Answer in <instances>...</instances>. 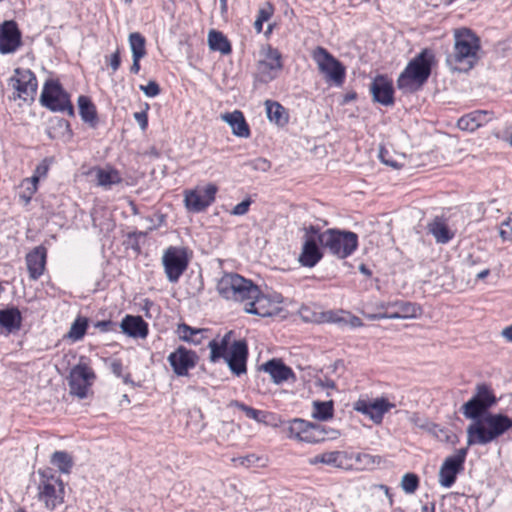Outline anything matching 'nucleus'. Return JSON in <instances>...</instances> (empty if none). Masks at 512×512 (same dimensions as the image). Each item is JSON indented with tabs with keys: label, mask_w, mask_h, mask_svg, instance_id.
Masks as SVG:
<instances>
[{
	"label": "nucleus",
	"mask_w": 512,
	"mask_h": 512,
	"mask_svg": "<svg viewBox=\"0 0 512 512\" xmlns=\"http://www.w3.org/2000/svg\"><path fill=\"white\" fill-rule=\"evenodd\" d=\"M512 428V419L502 413H487L466 429L467 445H487Z\"/></svg>",
	"instance_id": "nucleus-1"
},
{
	"label": "nucleus",
	"mask_w": 512,
	"mask_h": 512,
	"mask_svg": "<svg viewBox=\"0 0 512 512\" xmlns=\"http://www.w3.org/2000/svg\"><path fill=\"white\" fill-rule=\"evenodd\" d=\"M435 63V54L431 49H423L406 66L399 75L397 87L405 93L419 90L431 75L432 65Z\"/></svg>",
	"instance_id": "nucleus-2"
},
{
	"label": "nucleus",
	"mask_w": 512,
	"mask_h": 512,
	"mask_svg": "<svg viewBox=\"0 0 512 512\" xmlns=\"http://www.w3.org/2000/svg\"><path fill=\"white\" fill-rule=\"evenodd\" d=\"M479 37L469 28L454 31V50L447 57V63L458 70H470L478 60Z\"/></svg>",
	"instance_id": "nucleus-3"
},
{
	"label": "nucleus",
	"mask_w": 512,
	"mask_h": 512,
	"mask_svg": "<svg viewBox=\"0 0 512 512\" xmlns=\"http://www.w3.org/2000/svg\"><path fill=\"white\" fill-rule=\"evenodd\" d=\"M218 293L227 300L243 302L256 297L259 288L251 280L237 273H225L217 283Z\"/></svg>",
	"instance_id": "nucleus-4"
},
{
	"label": "nucleus",
	"mask_w": 512,
	"mask_h": 512,
	"mask_svg": "<svg viewBox=\"0 0 512 512\" xmlns=\"http://www.w3.org/2000/svg\"><path fill=\"white\" fill-rule=\"evenodd\" d=\"M318 241L322 248L329 253L345 259L353 254L358 247V235L351 231L339 229H327L318 235Z\"/></svg>",
	"instance_id": "nucleus-5"
},
{
	"label": "nucleus",
	"mask_w": 512,
	"mask_h": 512,
	"mask_svg": "<svg viewBox=\"0 0 512 512\" xmlns=\"http://www.w3.org/2000/svg\"><path fill=\"white\" fill-rule=\"evenodd\" d=\"M497 402L498 399L491 387L482 383L476 386L473 396L462 405L460 411L465 418L474 422L489 413L490 408Z\"/></svg>",
	"instance_id": "nucleus-6"
},
{
	"label": "nucleus",
	"mask_w": 512,
	"mask_h": 512,
	"mask_svg": "<svg viewBox=\"0 0 512 512\" xmlns=\"http://www.w3.org/2000/svg\"><path fill=\"white\" fill-rule=\"evenodd\" d=\"M312 58L329 85L341 87L345 81L346 68L327 49L318 46L312 53Z\"/></svg>",
	"instance_id": "nucleus-7"
},
{
	"label": "nucleus",
	"mask_w": 512,
	"mask_h": 512,
	"mask_svg": "<svg viewBox=\"0 0 512 512\" xmlns=\"http://www.w3.org/2000/svg\"><path fill=\"white\" fill-rule=\"evenodd\" d=\"M38 499L46 508L53 510L63 502V482L52 469L39 470Z\"/></svg>",
	"instance_id": "nucleus-8"
},
{
	"label": "nucleus",
	"mask_w": 512,
	"mask_h": 512,
	"mask_svg": "<svg viewBox=\"0 0 512 512\" xmlns=\"http://www.w3.org/2000/svg\"><path fill=\"white\" fill-rule=\"evenodd\" d=\"M40 103L52 112H66L69 116H74L70 96L58 80L50 79L44 83Z\"/></svg>",
	"instance_id": "nucleus-9"
},
{
	"label": "nucleus",
	"mask_w": 512,
	"mask_h": 512,
	"mask_svg": "<svg viewBox=\"0 0 512 512\" xmlns=\"http://www.w3.org/2000/svg\"><path fill=\"white\" fill-rule=\"evenodd\" d=\"M9 85L14 90L11 99H21L24 102L34 101L38 84L36 76L31 70L16 68L13 76L9 79Z\"/></svg>",
	"instance_id": "nucleus-10"
},
{
	"label": "nucleus",
	"mask_w": 512,
	"mask_h": 512,
	"mask_svg": "<svg viewBox=\"0 0 512 512\" xmlns=\"http://www.w3.org/2000/svg\"><path fill=\"white\" fill-rule=\"evenodd\" d=\"M287 433L289 438L307 443L322 442L326 439L327 434L324 426L301 418H295L288 422Z\"/></svg>",
	"instance_id": "nucleus-11"
},
{
	"label": "nucleus",
	"mask_w": 512,
	"mask_h": 512,
	"mask_svg": "<svg viewBox=\"0 0 512 512\" xmlns=\"http://www.w3.org/2000/svg\"><path fill=\"white\" fill-rule=\"evenodd\" d=\"M162 264L168 281L176 283L187 269L189 259L184 248L170 246L164 251Z\"/></svg>",
	"instance_id": "nucleus-12"
},
{
	"label": "nucleus",
	"mask_w": 512,
	"mask_h": 512,
	"mask_svg": "<svg viewBox=\"0 0 512 512\" xmlns=\"http://www.w3.org/2000/svg\"><path fill=\"white\" fill-rule=\"evenodd\" d=\"M96 375L93 369L87 364L80 361L75 365L67 378L70 393L79 399L87 397L88 389L93 384Z\"/></svg>",
	"instance_id": "nucleus-13"
},
{
	"label": "nucleus",
	"mask_w": 512,
	"mask_h": 512,
	"mask_svg": "<svg viewBox=\"0 0 512 512\" xmlns=\"http://www.w3.org/2000/svg\"><path fill=\"white\" fill-rule=\"evenodd\" d=\"M468 448V446L460 448L454 455H450L444 460L438 475V481L442 487L450 488L454 485L457 475L464 470Z\"/></svg>",
	"instance_id": "nucleus-14"
},
{
	"label": "nucleus",
	"mask_w": 512,
	"mask_h": 512,
	"mask_svg": "<svg viewBox=\"0 0 512 512\" xmlns=\"http://www.w3.org/2000/svg\"><path fill=\"white\" fill-rule=\"evenodd\" d=\"M217 191V186L212 183L202 189L186 191L184 197L186 209L193 213L206 210L215 201Z\"/></svg>",
	"instance_id": "nucleus-15"
},
{
	"label": "nucleus",
	"mask_w": 512,
	"mask_h": 512,
	"mask_svg": "<svg viewBox=\"0 0 512 512\" xmlns=\"http://www.w3.org/2000/svg\"><path fill=\"white\" fill-rule=\"evenodd\" d=\"M167 360L175 375L183 377L188 375L189 370L195 368L199 357L195 351L179 346L169 354Z\"/></svg>",
	"instance_id": "nucleus-16"
},
{
	"label": "nucleus",
	"mask_w": 512,
	"mask_h": 512,
	"mask_svg": "<svg viewBox=\"0 0 512 512\" xmlns=\"http://www.w3.org/2000/svg\"><path fill=\"white\" fill-rule=\"evenodd\" d=\"M248 358V346L245 340L234 341L225 356V361L230 371L240 376L247 371L246 363Z\"/></svg>",
	"instance_id": "nucleus-17"
},
{
	"label": "nucleus",
	"mask_w": 512,
	"mask_h": 512,
	"mask_svg": "<svg viewBox=\"0 0 512 512\" xmlns=\"http://www.w3.org/2000/svg\"><path fill=\"white\" fill-rule=\"evenodd\" d=\"M393 406L394 405L389 403L387 399L377 398L372 402L365 399H359L354 403L353 408L355 411L369 417L375 424H380L383 420L384 414Z\"/></svg>",
	"instance_id": "nucleus-18"
},
{
	"label": "nucleus",
	"mask_w": 512,
	"mask_h": 512,
	"mask_svg": "<svg viewBox=\"0 0 512 512\" xmlns=\"http://www.w3.org/2000/svg\"><path fill=\"white\" fill-rule=\"evenodd\" d=\"M21 45V32L15 21H4L0 26V53L10 54Z\"/></svg>",
	"instance_id": "nucleus-19"
},
{
	"label": "nucleus",
	"mask_w": 512,
	"mask_h": 512,
	"mask_svg": "<svg viewBox=\"0 0 512 512\" xmlns=\"http://www.w3.org/2000/svg\"><path fill=\"white\" fill-rule=\"evenodd\" d=\"M370 91L375 102L384 106H391L394 104V88L391 80L386 76H376L370 85Z\"/></svg>",
	"instance_id": "nucleus-20"
},
{
	"label": "nucleus",
	"mask_w": 512,
	"mask_h": 512,
	"mask_svg": "<svg viewBox=\"0 0 512 512\" xmlns=\"http://www.w3.org/2000/svg\"><path fill=\"white\" fill-rule=\"evenodd\" d=\"M379 308L384 310H391L392 317L395 319L416 318L421 314L420 306L416 305L415 303L402 300L383 302L379 305Z\"/></svg>",
	"instance_id": "nucleus-21"
},
{
	"label": "nucleus",
	"mask_w": 512,
	"mask_h": 512,
	"mask_svg": "<svg viewBox=\"0 0 512 512\" xmlns=\"http://www.w3.org/2000/svg\"><path fill=\"white\" fill-rule=\"evenodd\" d=\"M319 241L313 236H307L304 239L302 250L298 261L303 267H314L323 257V253L319 247Z\"/></svg>",
	"instance_id": "nucleus-22"
},
{
	"label": "nucleus",
	"mask_w": 512,
	"mask_h": 512,
	"mask_svg": "<svg viewBox=\"0 0 512 512\" xmlns=\"http://www.w3.org/2000/svg\"><path fill=\"white\" fill-rule=\"evenodd\" d=\"M22 325V315L20 310L15 307L0 309V332L6 334L15 333L20 330Z\"/></svg>",
	"instance_id": "nucleus-23"
},
{
	"label": "nucleus",
	"mask_w": 512,
	"mask_h": 512,
	"mask_svg": "<svg viewBox=\"0 0 512 512\" xmlns=\"http://www.w3.org/2000/svg\"><path fill=\"white\" fill-rule=\"evenodd\" d=\"M46 255L47 252L43 246H38L27 254L26 263L31 279L37 280L43 274L46 264Z\"/></svg>",
	"instance_id": "nucleus-24"
},
{
	"label": "nucleus",
	"mask_w": 512,
	"mask_h": 512,
	"mask_svg": "<svg viewBox=\"0 0 512 512\" xmlns=\"http://www.w3.org/2000/svg\"><path fill=\"white\" fill-rule=\"evenodd\" d=\"M492 119V112L486 110H476L462 116L457 126L461 130L473 132L479 127L485 125Z\"/></svg>",
	"instance_id": "nucleus-25"
},
{
	"label": "nucleus",
	"mask_w": 512,
	"mask_h": 512,
	"mask_svg": "<svg viewBox=\"0 0 512 512\" xmlns=\"http://www.w3.org/2000/svg\"><path fill=\"white\" fill-rule=\"evenodd\" d=\"M119 327L124 334L133 338H145L148 334V324L140 316L126 315Z\"/></svg>",
	"instance_id": "nucleus-26"
},
{
	"label": "nucleus",
	"mask_w": 512,
	"mask_h": 512,
	"mask_svg": "<svg viewBox=\"0 0 512 512\" xmlns=\"http://www.w3.org/2000/svg\"><path fill=\"white\" fill-rule=\"evenodd\" d=\"M244 310L260 317H268L273 314V305L259 290L256 297H249V300L245 302Z\"/></svg>",
	"instance_id": "nucleus-27"
},
{
	"label": "nucleus",
	"mask_w": 512,
	"mask_h": 512,
	"mask_svg": "<svg viewBox=\"0 0 512 512\" xmlns=\"http://www.w3.org/2000/svg\"><path fill=\"white\" fill-rule=\"evenodd\" d=\"M427 231L438 244H447L455 236V233L448 227L446 221L438 216L427 224Z\"/></svg>",
	"instance_id": "nucleus-28"
},
{
	"label": "nucleus",
	"mask_w": 512,
	"mask_h": 512,
	"mask_svg": "<svg viewBox=\"0 0 512 512\" xmlns=\"http://www.w3.org/2000/svg\"><path fill=\"white\" fill-rule=\"evenodd\" d=\"M221 118L231 127L232 133L235 136L241 138H248L250 136L249 125L241 111L235 110L231 113L222 114Z\"/></svg>",
	"instance_id": "nucleus-29"
},
{
	"label": "nucleus",
	"mask_w": 512,
	"mask_h": 512,
	"mask_svg": "<svg viewBox=\"0 0 512 512\" xmlns=\"http://www.w3.org/2000/svg\"><path fill=\"white\" fill-rule=\"evenodd\" d=\"M262 368L265 372L270 374L276 384L287 381L290 377L294 376L292 369L278 359L269 360Z\"/></svg>",
	"instance_id": "nucleus-30"
},
{
	"label": "nucleus",
	"mask_w": 512,
	"mask_h": 512,
	"mask_svg": "<svg viewBox=\"0 0 512 512\" xmlns=\"http://www.w3.org/2000/svg\"><path fill=\"white\" fill-rule=\"evenodd\" d=\"M282 68L281 54L277 49L268 47L265 57L259 62V69L262 73H268L269 79L275 78V73Z\"/></svg>",
	"instance_id": "nucleus-31"
},
{
	"label": "nucleus",
	"mask_w": 512,
	"mask_h": 512,
	"mask_svg": "<svg viewBox=\"0 0 512 512\" xmlns=\"http://www.w3.org/2000/svg\"><path fill=\"white\" fill-rule=\"evenodd\" d=\"M77 102L81 119L85 123H88L92 128H95L98 124V117L94 103L89 97L84 95H80Z\"/></svg>",
	"instance_id": "nucleus-32"
},
{
	"label": "nucleus",
	"mask_w": 512,
	"mask_h": 512,
	"mask_svg": "<svg viewBox=\"0 0 512 512\" xmlns=\"http://www.w3.org/2000/svg\"><path fill=\"white\" fill-rule=\"evenodd\" d=\"M208 45L212 51H218L222 54H229L232 51L231 44L227 37L220 31L210 30L208 33Z\"/></svg>",
	"instance_id": "nucleus-33"
},
{
	"label": "nucleus",
	"mask_w": 512,
	"mask_h": 512,
	"mask_svg": "<svg viewBox=\"0 0 512 512\" xmlns=\"http://www.w3.org/2000/svg\"><path fill=\"white\" fill-rule=\"evenodd\" d=\"M96 179L98 185L104 188H110L112 185L120 184L122 182L120 172L112 167L97 169Z\"/></svg>",
	"instance_id": "nucleus-34"
},
{
	"label": "nucleus",
	"mask_w": 512,
	"mask_h": 512,
	"mask_svg": "<svg viewBox=\"0 0 512 512\" xmlns=\"http://www.w3.org/2000/svg\"><path fill=\"white\" fill-rule=\"evenodd\" d=\"M267 117L271 122L284 126L288 122L285 108L278 102L267 100L265 102Z\"/></svg>",
	"instance_id": "nucleus-35"
},
{
	"label": "nucleus",
	"mask_w": 512,
	"mask_h": 512,
	"mask_svg": "<svg viewBox=\"0 0 512 512\" xmlns=\"http://www.w3.org/2000/svg\"><path fill=\"white\" fill-rule=\"evenodd\" d=\"M334 404L333 401H314L312 417L319 421H327L333 417Z\"/></svg>",
	"instance_id": "nucleus-36"
},
{
	"label": "nucleus",
	"mask_w": 512,
	"mask_h": 512,
	"mask_svg": "<svg viewBox=\"0 0 512 512\" xmlns=\"http://www.w3.org/2000/svg\"><path fill=\"white\" fill-rule=\"evenodd\" d=\"M50 462L64 474L70 473L74 465L72 456L66 451H55L51 455Z\"/></svg>",
	"instance_id": "nucleus-37"
},
{
	"label": "nucleus",
	"mask_w": 512,
	"mask_h": 512,
	"mask_svg": "<svg viewBox=\"0 0 512 512\" xmlns=\"http://www.w3.org/2000/svg\"><path fill=\"white\" fill-rule=\"evenodd\" d=\"M19 200L23 205H28L38 189L36 178H25L20 184Z\"/></svg>",
	"instance_id": "nucleus-38"
},
{
	"label": "nucleus",
	"mask_w": 512,
	"mask_h": 512,
	"mask_svg": "<svg viewBox=\"0 0 512 512\" xmlns=\"http://www.w3.org/2000/svg\"><path fill=\"white\" fill-rule=\"evenodd\" d=\"M132 57H145L146 55V40L145 37L139 32H133L128 37Z\"/></svg>",
	"instance_id": "nucleus-39"
},
{
	"label": "nucleus",
	"mask_w": 512,
	"mask_h": 512,
	"mask_svg": "<svg viewBox=\"0 0 512 512\" xmlns=\"http://www.w3.org/2000/svg\"><path fill=\"white\" fill-rule=\"evenodd\" d=\"M341 452L339 451H331V452H325L322 454L315 455L314 457L309 459V463L311 465L316 464H326L331 465L335 467L341 466Z\"/></svg>",
	"instance_id": "nucleus-40"
},
{
	"label": "nucleus",
	"mask_w": 512,
	"mask_h": 512,
	"mask_svg": "<svg viewBox=\"0 0 512 512\" xmlns=\"http://www.w3.org/2000/svg\"><path fill=\"white\" fill-rule=\"evenodd\" d=\"M202 330L190 327L185 323H181L177 327V334L182 341L193 343L195 345L201 343V339L197 338Z\"/></svg>",
	"instance_id": "nucleus-41"
},
{
	"label": "nucleus",
	"mask_w": 512,
	"mask_h": 512,
	"mask_svg": "<svg viewBox=\"0 0 512 512\" xmlns=\"http://www.w3.org/2000/svg\"><path fill=\"white\" fill-rule=\"evenodd\" d=\"M88 320L84 317H78L71 325L70 330L67 334L68 338L73 341L81 340L87 330Z\"/></svg>",
	"instance_id": "nucleus-42"
},
{
	"label": "nucleus",
	"mask_w": 512,
	"mask_h": 512,
	"mask_svg": "<svg viewBox=\"0 0 512 512\" xmlns=\"http://www.w3.org/2000/svg\"><path fill=\"white\" fill-rule=\"evenodd\" d=\"M235 407H237L239 410L245 413L246 417L253 419L257 422H265V419L267 417V412L257 410L253 407H250L242 402L235 401L234 403Z\"/></svg>",
	"instance_id": "nucleus-43"
},
{
	"label": "nucleus",
	"mask_w": 512,
	"mask_h": 512,
	"mask_svg": "<svg viewBox=\"0 0 512 512\" xmlns=\"http://www.w3.org/2000/svg\"><path fill=\"white\" fill-rule=\"evenodd\" d=\"M419 486V477L415 473H406L401 479V488L407 494H413Z\"/></svg>",
	"instance_id": "nucleus-44"
},
{
	"label": "nucleus",
	"mask_w": 512,
	"mask_h": 512,
	"mask_svg": "<svg viewBox=\"0 0 512 512\" xmlns=\"http://www.w3.org/2000/svg\"><path fill=\"white\" fill-rule=\"evenodd\" d=\"M109 368L111 372L118 378H122L125 384L134 385V382L131 379V375L129 373L123 374V364L121 360L114 359L110 362Z\"/></svg>",
	"instance_id": "nucleus-45"
},
{
	"label": "nucleus",
	"mask_w": 512,
	"mask_h": 512,
	"mask_svg": "<svg viewBox=\"0 0 512 512\" xmlns=\"http://www.w3.org/2000/svg\"><path fill=\"white\" fill-rule=\"evenodd\" d=\"M209 348L211 350L210 361L213 363L217 362L220 358L225 359V356L228 353L227 349L219 345L215 340H212L209 343Z\"/></svg>",
	"instance_id": "nucleus-46"
},
{
	"label": "nucleus",
	"mask_w": 512,
	"mask_h": 512,
	"mask_svg": "<svg viewBox=\"0 0 512 512\" xmlns=\"http://www.w3.org/2000/svg\"><path fill=\"white\" fill-rule=\"evenodd\" d=\"M499 235L503 241L512 242V212L509 214L508 218L502 222Z\"/></svg>",
	"instance_id": "nucleus-47"
},
{
	"label": "nucleus",
	"mask_w": 512,
	"mask_h": 512,
	"mask_svg": "<svg viewBox=\"0 0 512 512\" xmlns=\"http://www.w3.org/2000/svg\"><path fill=\"white\" fill-rule=\"evenodd\" d=\"M50 161L45 158L35 168L34 174L31 178H36V183H39L41 178H45L48 174Z\"/></svg>",
	"instance_id": "nucleus-48"
},
{
	"label": "nucleus",
	"mask_w": 512,
	"mask_h": 512,
	"mask_svg": "<svg viewBox=\"0 0 512 512\" xmlns=\"http://www.w3.org/2000/svg\"><path fill=\"white\" fill-rule=\"evenodd\" d=\"M94 327L96 329H98L100 332H103V333L117 332L118 331V324L116 322L111 321V320L97 321L94 324Z\"/></svg>",
	"instance_id": "nucleus-49"
},
{
	"label": "nucleus",
	"mask_w": 512,
	"mask_h": 512,
	"mask_svg": "<svg viewBox=\"0 0 512 512\" xmlns=\"http://www.w3.org/2000/svg\"><path fill=\"white\" fill-rule=\"evenodd\" d=\"M140 89L147 97H156L160 94V86L156 81H149L146 85H141Z\"/></svg>",
	"instance_id": "nucleus-50"
},
{
	"label": "nucleus",
	"mask_w": 512,
	"mask_h": 512,
	"mask_svg": "<svg viewBox=\"0 0 512 512\" xmlns=\"http://www.w3.org/2000/svg\"><path fill=\"white\" fill-rule=\"evenodd\" d=\"M252 201L251 199L247 198L234 206V208L231 210L230 214L235 216H242L245 215L249 211V207L251 205Z\"/></svg>",
	"instance_id": "nucleus-51"
},
{
	"label": "nucleus",
	"mask_w": 512,
	"mask_h": 512,
	"mask_svg": "<svg viewBox=\"0 0 512 512\" xmlns=\"http://www.w3.org/2000/svg\"><path fill=\"white\" fill-rule=\"evenodd\" d=\"M105 60L109 64V66L111 67L112 73H115L119 69L120 64H121L120 50L117 49L109 57L105 56Z\"/></svg>",
	"instance_id": "nucleus-52"
},
{
	"label": "nucleus",
	"mask_w": 512,
	"mask_h": 512,
	"mask_svg": "<svg viewBox=\"0 0 512 512\" xmlns=\"http://www.w3.org/2000/svg\"><path fill=\"white\" fill-rule=\"evenodd\" d=\"M248 165L251 166L254 170L263 172L267 171L271 167L270 162L265 158H256L251 160Z\"/></svg>",
	"instance_id": "nucleus-53"
},
{
	"label": "nucleus",
	"mask_w": 512,
	"mask_h": 512,
	"mask_svg": "<svg viewBox=\"0 0 512 512\" xmlns=\"http://www.w3.org/2000/svg\"><path fill=\"white\" fill-rule=\"evenodd\" d=\"M410 422L412 424H414L416 427H419L421 429H426V427L428 426L429 424V420L425 417H422L420 416L419 414L417 413H414L411 417H410Z\"/></svg>",
	"instance_id": "nucleus-54"
},
{
	"label": "nucleus",
	"mask_w": 512,
	"mask_h": 512,
	"mask_svg": "<svg viewBox=\"0 0 512 512\" xmlns=\"http://www.w3.org/2000/svg\"><path fill=\"white\" fill-rule=\"evenodd\" d=\"M134 119L137 121L141 129L145 130L148 126V116L144 111L134 113Z\"/></svg>",
	"instance_id": "nucleus-55"
},
{
	"label": "nucleus",
	"mask_w": 512,
	"mask_h": 512,
	"mask_svg": "<svg viewBox=\"0 0 512 512\" xmlns=\"http://www.w3.org/2000/svg\"><path fill=\"white\" fill-rule=\"evenodd\" d=\"M273 14V8L272 6L268 3V5L262 9L259 10V13H258V19L265 22V21H268L270 19V17L272 16Z\"/></svg>",
	"instance_id": "nucleus-56"
},
{
	"label": "nucleus",
	"mask_w": 512,
	"mask_h": 512,
	"mask_svg": "<svg viewBox=\"0 0 512 512\" xmlns=\"http://www.w3.org/2000/svg\"><path fill=\"white\" fill-rule=\"evenodd\" d=\"M238 460L240 462V465L250 467L251 465L255 464L259 460V458L254 454H251L245 457H241Z\"/></svg>",
	"instance_id": "nucleus-57"
},
{
	"label": "nucleus",
	"mask_w": 512,
	"mask_h": 512,
	"mask_svg": "<svg viewBox=\"0 0 512 512\" xmlns=\"http://www.w3.org/2000/svg\"><path fill=\"white\" fill-rule=\"evenodd\" d=\"M367 318L370 320L394 319L392 317L391 310H385V312H383V313L369 314V315H367Z\"/></svg>",
	"instance_id": "nucleus-58"
},
{
	"label": "nucleus",
	"mask_w": 512,
	"mask_h": 512,
	"mask_svg": "<svg viewBox=\"0 0 512 512\" xmlns=\"http://www.w3.org/2000/svg\"><path fill=\"white\" fill-rule=\"evenodd\" d=\"M305 236H304V239L307 237V236H313L316 238V240L318 241V235L321 234L322 232L319 231V228L316 227V226H313V225H310L309 227H306L305 229Z\"/></svg>",
	"instance_id": "nucleus-59"
},
{
	"label": "nucleus",
	"mask_w": 512,
	"mask_h": 512,
	"mask_svg": "<svg viewBox=\"0 0 512 512\" xmlns=\"http://www.w3.org/2000/svg\"><path fill=\"white\" fill-rule=\"evenodd\" d=\"M425 430L428 431L430 434L437 436V437H438V433L443 431L439 425H437L433 422H429V424Z\"/></svg>",
	"instance_id": "nucleus-60"
},
{
	"label": "nucleus",
	"mask_w": 512,
	"mask_h": 512,
	"mask_svg": "<svg viewBox=\"0 0 512 512\" xmlns=\"http://www.w3.org/2000/svg\"><path fill=\"white\" fill-rule=\"evenodd\" d=\"M386 153L387 152H384L382 150L380 151L379 157H380L381 161L384 164L389 165V166H391L393 168H396V169L399 168V165H398V163L396 161H392L391 159H386V157H385Z\"/></svg>",
	"instance_id": "nucleus-61"
},
{
	"label": "nucleus",
	"mask_w": 512,
	"mask_h": 512,
	"mask_svg": "<svg viewBox=\"0 0 512 512\" xmlns=\"http://www.w3.org/2000/svg\"><path fill=\"white\" fill-rule=\"evenodd\" d=\"M133 63L130 67V72L133 74H138L140 71V60L142 57H132Z\"/></svg>",
	"instance_id": "nucleus-62"
},
{
	"label": "nucleus",
	"mask_w": 512,
	"mask_h": 512,
	"mask_svg": "<svg viewBox=\"0 0 512 512\" xmlns=\"http://www.w3.org/2000/svg\"><path fill=\"white\" fill-rule=\"evenodd\" d=\"M481 262V259L479 256H475L473 254H469L468 257L466 258V264L468 266H474V265H477Z\"/></svg>",
	"instance_id": "nucleus-63"
},
{
	"label": "nucleus",
	"mask_w": 512,
	"mask_h": 512,
	"mask_svg": "<svg viewBox=\"0 0 512 512\" xmlns=\"http://www.w3.org/2000/svg\"><path fill=\"white\" fill-rule=\"evenodd\" d=\"M501 334L506 340L512 342V324L504 328Z\"/></svg>",
	"instance_id": "nucleus-64"
}]
</instances>
